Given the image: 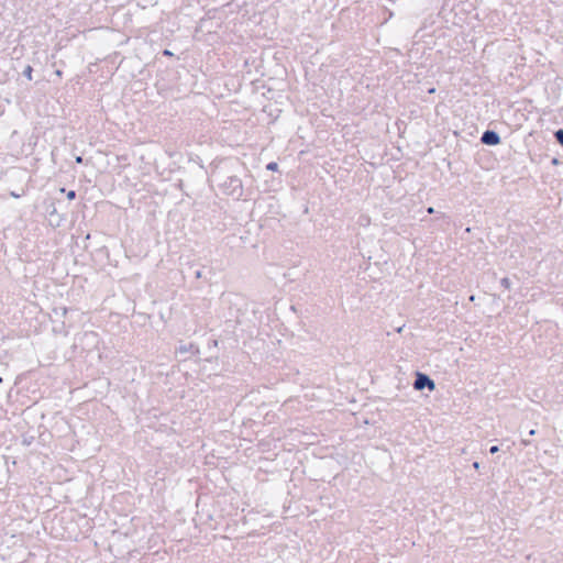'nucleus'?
I'll list each match as a JSON object with an SVG mask.
<instances>
[{"mask_svg": "<svg viewBox=\"0 0 563 563\" xmlns=\"http://www.w3.org/2000/svg\"><path fill=\"white\" fill-rule=\"evenodd\" d=\"M413 388L416 390L428 388L430 391H433L435 389V383L428 375L417 372Z\"/></svg>", "mask_w": 563, "mask_h": 563, "instance_id": "nucleus-2", "label": "nucleus"}, {"mask_svg": "<svg viewBox=\"0 0 563 563\" xmlns=\"http://www.w3.org/2000/svg\"><path fill=\"white\" fill-rule=\"evenodd\" d=\"M32 73H33V68L32 66L27 65L24 70H23V75L29 79L31 80L32 79Z\"/></svg>", "mask_w": 563, "mask_h": 563, "instance_id": "nucleus-4", "label": "nucleus"}, {"mask_svg": "<svg viewBox=\"0 0 563 563\" xmlns=\"http://www.w3.org/2000/svg\"><path fill=\"white\" fill-rule=\"evenodd\" d=\"M60 537L62 538H70L71 536L70 534L69 536L62 534Z\"/></svg>", "mask_w": 563, "mask_h": 563, "instance_id": "nucleus-18", "label": "nucleus"}, {"mask_svg": "<svg viewBox=\"0 0 563 563\" xmlns=\"http://www.w3.org/2000/svg\"><path fill=\"white\" fill-rule=\"evenodd\" d=\"M163 55H165V56H173V53L170 51H168V49H164L163 51Z\"/></svg>", "mask_w": 563, "mask_h": 563, "instance_id": "nucleus-11", "label": "nucleus"}, {"mask_svg": "<svg viewBox=\"0 0 563 563\" xmlns=\"http://www.w3.org/2000/svg\"><path fill=\"white\" fill-rule=\"evenodd\" d=\"M266 167H267V169H268V170H273V172H275V170H277V168H278V164H277V163H275V162H271V163H268V164H267V166H266Z\"/></svg>", "mask_w": 563, "mask_h": 563, "instance_id": "nucleus-8", "label": "nucleus"}, {"mask_svg": "<svg viewBox=\"0 0 563 563\" xmlns=\"http://www.w3.org/2000/svg\"><path fill=\"white\" fill-rule=\"evenodd\" d=\"M55 75H56L57 77H62L63 73H62V70H60V69H57V70H55Z\"/></svg>", "mask_w": 563, "mask_h": 563, "instance_id": "nucleus-13", "label": "nucleus"}, {"mask_svg": "<svg viewBox=\"0 0 563 563\" xmlns=\"http://www.w3.org/2000/svg\"><path fill=\"white\" fill-rule=\"evenodd\" d=\"M498 450H499V449H498V446L494 445V446H492V448L489 449V452H490L492 454H495V453H497V452H498Z\"/></svg>", "mask_w": 563, "mask_h": 563, "instance_id": "nucleus-10", "label": "nucleus"}, {"mask_svg": "<svg viewBox=\"0 0 563 563\" xmlns=\"http://www.w3.org/2000/svg\"><path fill=\"white\" fill-rule=\"evenodd\" d=\"M500 284H501V286H503L505 289H510V288H511V280H510L508 277H504V278L500 280Z\"/></svg>", "mask_w": 563, "mask_h": 563, "instance_id": "nucleus-6", "label": "nucleus"}, {"mask_svg": "<svg viewBox=\"0 0 563 563\" xmlns=\"http://www.w3.org/2000/svg\"><path fill=\"white\" fill-rule=\"evenodd\" d=\"M427 211H428V213H433V212H434V209H433L432 207H429V208L427 209Z\"/></svg>", "mask_w": 563, "mask_h": 563, "instance_id": "nucleus-16", "label": "nucleus"}, {"mask_svg": "<svg viewBox=\"0 0 563 563\" xmlns=\"http://www.w3.org/2000/svg\"><path fill=\"white\" fill-rule=\"evenodd\" d=\"M75 197H76V192H75L74 190L68 191V194H67V198H68L69 200L75 199Z\"/></svg>", "mask_w": 563, "mask_h": 563, "instance_id": "nucleus-9", "label": "nucleus"}, {"mask_svg": "<svg viewBox=\"0 0 563 563\" xmlns=\"http://www.w3.org/2000/svg\"><path fill=\"white\" fill-rule=\"evenodd\" d=\"M76 163L81 164L82 163V157L81 156H77L76 157Z\"/></svg>", "mask_w": 563, "mask_h": 563, "instance_id": "nucleus-14", "label": "nucleus"}, {"mask_svg": "<svg viewBox=\"0 0 563 563\" xmlns=\"http://www.w3.org/2000/svg\"><path fill=\"white\" fill-rule=\"evenodd\" d=\"M401 330H402V327L397 328V332H399V333H400V332H401Z\"/></svg>", "mask_w": 563, "mask_h": 563, "instance_id": "nucleus-19", "label": "nucleus"}, {"mask_svg": "<svg viewBox=\"0 0 563 563\" xmlns=\"http://www.w3.org/2000/svg\"><path fill=\"white\" fill-rule=\"evenodd\" d=\"M473 467H474L475 470H478V468H479V463H478V462H474V463H473Z\"/></svg>", "mask_w": 563, "mask_h": 563, "instance_id": "nucleus-15", "label": "nucleus"}, {"mask_svg": "<svg viewBox=\"0 0 563 563\" xmlns=\"http://www.w3.org/2000/svg\"><path fill=\"white\" fill-rule=\"evenodd\" d=\"M195 347L194 344H189L188 346L187 345H180L178 351L179 353H188L189 351H191L192 349Z\"/></svg>", "mask_w": 563, "mask_h": 563, "instance_id": "nucleus-5", "label": "nucleus"}, {"mask_svg": "<svg viewBox=\"0 0 563 563\" xmlns=\"http://www.w3.org/2000/svg\"><path fill=\"white\" fill-rule=\"evenodd\" d=\"M482 142L487 145H497L500 143V137L494 131H486L482 136Z\"/></svg>", "mask_w": 563, "mask_h": 563, "instance_id": "nucleus-3", "label": "nucleus"}, {"mask_svg": "<svg viewBox=\"0 0 563 563\" xmlns=\"http://www.w3.org/2000/svg\"><path fill=\"white\" fill-rule=\"evenodd\" d=\"M470 301H475V296H474V295H472V296L470 297Z\"/></svg>", "mask_w": 563, "mask_h": 563, "instance_id": "nucleus-17", "label": "nucleus"}, {"mask_svg": "<svg viewBox=\"0 0 563 563\" xmlns=\"http://www.w3.org/2000/svg\"><path fill=\"white\" fill-rule=\"evenodd\" d=\"M555 137H556L558 142H559L561 145H563V130H559V131H556V133H555Z\"/></svg>", "mask_w": 563, "mask_h": 563, "instance_id": "nucleus-7", "label": "nucleus"}, {"mask_svg": "<svg viewBox=\"0 0 563 563\" xmlns=\"http://www.w3.org/2000/svg\"><path fill=\"white\" fill-rule=\"evenodd\" d=\"M221 188L223 191L228 195L238 196L240 197L243 191L242 181L236 176H229L227 177L223 183H221Z\"/></svg>", "mask_w": 563, "mask_h": 563, "instance_id": "nucleus-1", "label": "nucleus"}, {"mask_svg": "<svg viewBox=\"0 0 563 563\" xmlns=\"http://www.w3.org/2000/svg\"><path fill=\"white\" fill-rule=\"evenodd\" d=\"M195 277H196V278H201V277H202V273H201V271H196V273H195Z\"/></svg>", "mask_w": 563, "mask_h": 563, "instance_id": "nucleus-12", "label": "nucleus"}]
</instances>
